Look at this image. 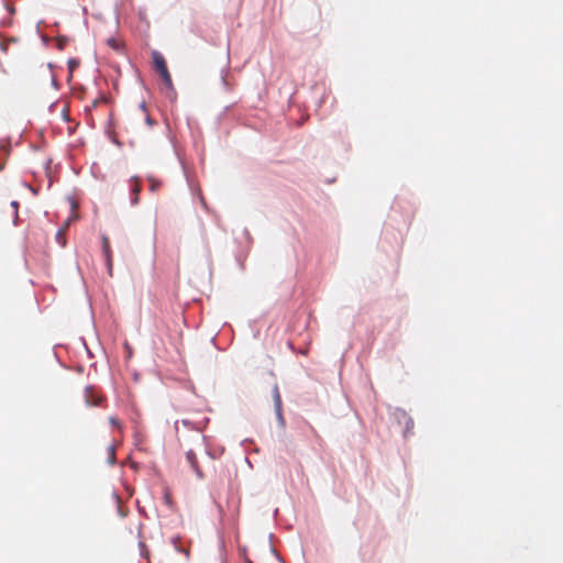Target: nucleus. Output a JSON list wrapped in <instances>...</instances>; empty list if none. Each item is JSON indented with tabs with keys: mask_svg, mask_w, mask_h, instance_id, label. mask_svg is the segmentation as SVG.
I'll list each match as a JSON object with an SVG mask.
<instances>
[{
	"mask_svg": "<svg viewBox=\"0 0 563 563\" xmlns=\"http://www.w3.org/2000/svg\"><path fill=\"white\" fill-rule=\"evenodd\" d=\"M102 253L106 258V266H107L108 274L111 277L112 271H113V260H112L110 241L107 236H102Z\"/></svg>",
	"mask_w": 563,
	"mask_h": 563,
	"instance_id": "obj_1",
	"label": "nucleus"
},
{
	"mask_svg": "<svg viewBox=\"0 0 563 563\" xmlns=\"http://www.w3.org/2000/svg\"><path fill=\"white\" fill-rule=\"evenodd\" d=\"M152 59H153L154 68L158 75H162V74L168 71L166 60L159 52L153 51Z\"/></svg>",
	"mask_w": 563,
	"mask_h": 563,
	"instance_id": "obj_2",
	"label": "nucleus"
},
{
	"mask_svg": "<svg viewBox=\"0 0 563 563\" xmlns=\"http://www.w3.org/2000/svg\"><path fill=\"white\" fill-rule=\"evenodd\" d=\"M85 401L88 406H99L102 397L96 393L93 387L88 386L85 388Z\"/></svg>",
	"mask_w": 563,
	"mask_h": 563,
	"instance_id": "obj_3",
	"label": "nucleus"
},
{
	"mask_svg": "<svg viewBox=\"0 0 563 563\" xmlns=\"http://www.w3.org/2000/svg\"><path fill=\"white\" fill-rule=\"evenodd\" d=\"M186 459H187L188 463L190 464L191 468L196 472L197 476L199 478H202L203 474L198 465V461H197V456H196L195 452L191 450L188 451L186 453Z\"/></svg>",
	"mask_w": 563,
	"mask_h": 563,
	"instance_id": "obj_4",
	"label": "nucleus"
},
{
	"mask_svg": "<svg viewBox=\"0 0 563 563\" xmlns=\"http://www.w3.org/2000/svg\"><path fill=\"white\" fill-rule=\"evenodd\" d=\"M142 188L137 180V178H133V185L131 187L132 192V205H136L139 202V195L141 192Z\"/></svg>",
	"mask_w": 563,
	"mask_h": 563,
	"instance_id": "obj_5",
	"label": "nucleus"
},
{
	"mask_svg": "<svg viewBox=\"0 0 563 563\" xmlns=\"http://www.w3.org/2000/svg\"><path fill=\"white\" fill-rule=\"evenodd\" d=\"M140 110H141L142 114L145 118L146 124L148 126H153L155 124V121L151 118V115H150V113L147 111L146 103L144 101L140 104Z\"/></svg>",
	"mask_w": 563,
	"mask_h": 563,
	"instance_id": "obj_6",
	"label": "nucleus"
},
{
	"mask_svg": "<svg viewBox=\"0 0 563 563\" xmlns=\"http://www.w3.org/2000/svg\"><path fill=\"white\" fill-rule=\"evenodd\" d=\"M107 44L118 53L121 52L123 47L122 42L115 37H109Z\"/></svg>",
	"mask_w": 563,
	"mask_h": 563,
	"instance_id": "obj_7",
	"label": "nucleus"
},
{
	"mask_svg": "<svg viewBox=\"0 0 563 563\" xmlns=\"http://www.w3.org/2000/svg\"><path fill=\"white\" fill-rule=\"evenodd\" d=\"M159 76H161L165 87L167 89L174 91L173 80H172V76H170L169 71H166V73H164V74H162Z\"/></svg>",
	"mask_w": 563,
	"mask_h": 563,
	"instance_id": "obj_8",
	"label": "nucleus"
},
{
	"mask_svg": "<svg viewBox=\"0 0 563 563\" xmlns=\"http://www.w3.org/2000/svg\"><path fill=\"white\" fill-rule=\"evenodd\" d=\"M163 498H164L165 504H166L170 509H174V508H175V504H174V501H173L172 494H170V492H169L167 488L164 490V496H163Z\"/></svg>",
	"mask_w": 563,
	"mask_h": 563,
	"instance_id": "obj_9",
	"label": "nucleus"
},
{
	"mask_svg": "<svg viewBox=\"0 0 563 563\" xmlns=\"http://www.w3.org/2000/svg\"><path fill=\"white\" fill-rule=\"evenodd\" d=\"M148 184L150 190L153 192H156L162 186V183L153 177H148Z\"/></svg>",
	"mask_w": 563,
	"mask_h": 563,
	"instance_id": "obj_10",
	"label": "nucleus"
},
{
	"mask_svg": "<svg viewBox=\"0 0 563 563\" xmlns=\"http://www.w3.org/2000/svg\"><path fill=\"white\" fill-rule=\"evenodd\" d=\"M275 401H276V406L278 408V411H280V402H282V400H280V395L278 393L277 387L275 388Z\"/></svg>",
	"mask_w": 563,
	"mask_h": 563,
	"instance_id": "obj_11",
	"label": "nucleus"
},
{
	"mask_svg": "<svg viewBox=\"0 0 563 563\" xmlns=\"http://www.w3.org/2000/svg\"><path fill=\"white\" fill-rule=\"evenodd\" d=\"M108 451H109L110 463L113 464L114 463V456H115L114 448L113 446H109Z\"/></svg>",
	"mask_w": 563,
	"mask_h": 563,
	"instance_id": "obj_12",
	"label": "nucleus"
},
{
	"mask_svg": "<svg viewBox=\"0 0 563 563\" xmlns=\"http://www.w3.org/2000/svg\"><path fill=\"white\" fill-rule=\"evenodd\" d=\"M11 206H12V208L14 209V213H15V216H18L19 202H18V201H12V202H11Z\"/></svg>",
	"mask_w": 563,
	"mask_h": 563,
	"instance_id": "obj_13",
	"label": "nucleus"
},
{
	"mask_svg": "<svg viewBox=\"0 0 563 563\" xmlns=\"http://www.w3.org/2000/svg\"><path fill=\"white\" fill-rule=\"evenodd\" d=\"M109 421H110V423H111L112 426H118V424H119L118 420H117L115 418H113V417H111V418L109 419Z\"/></svg>",
	"mask_w": 563,
	"mask_h": 563,
	"instance_id": "obj_14",
	"label": "nucleus"
},
{
	"mask_svg": "<svg viewBox=\"0 0 563 563\" xmlns=\"http://www.w3.org/2000/svg\"><path fill=\"white\" fill-rule=\"evenodd\" d=\"M0 48H1L3 52H7V51H8V46H7V44H4L3 42H0Z\"/></svg>",
	"mask_w": 563,
	"mask_h": 563,
	"instance_id": "obj_15",
	"label": "nucleus"
},
{
	"mask_svg": "<svg viewBox=\"0 0 563 563\" xmlns=\"http://www.w3.org/2000/svg\"><path fill=\"white\" fill-rule=\"evenodd\" d=\"M100 103V100L99 99H96L93 102H92V107H97L98 104Z\"/></svg>",
	"mask_w": 563,
	"mask_h": 563,
	"instance_id": "obj_16",
	"label": "nucleus"
},
{
	"mask_svg": "<svg viewBox=\"0 0 563 563\" xmlns=\"http://www.w3.org/2000/svg\"><path fill=\"white\" fill-rule=\"evenodd\" d=\"M76 63L70 62V67H75Z\"/></svg>",
	"mask_w": 563,
	"mask_h": 563,
	"instance_id": "obj_17",
	"label": "nucleus"
},
{
	"mask_svg": "<svg viewBox=\"0 0 563 563\" xmlns=\"http://www.w3.org/2000/svg\"><path fill=\"white\" fill-rule=\"evenodd\" d=\"M76 63L70 62V67H75Z\"/></svg>",
	"mask_w": 563,
	"mask_h": 563,
	"instance_id": "obj_18",
	"label": "nucleus"
},
{
	"mask_svg": "<svg viewBox=\"0 0 563 563\" xmlns=\"http://www.w3.org/2000/svg\"><path fill=\"white\" fill-rule=\"evenodd\" d=\"M246 563H252L250 560H246Z\"/></svg>",
	"mask_w": 563,
	"mask_h": 563,
	"instance_id": "obj_19",
	"label": "nucleus"
}]
</instances>
